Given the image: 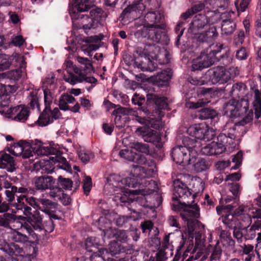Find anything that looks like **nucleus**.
<instances>
[{
  "label": "nucleus",
  "mask_w": 261,
  "mask_h": 261,
  "mask_svg": "<svg viewBox=\"0 0 261 261\" xmlns=\"http://www.w3.org/2000/svg\"><path fill=\"white\" fill-rule=\"evenodd\" d=\"M188 131L199 141L201 140L210 141L212 140L216 135L214 129L204 123L191 126Z\"/></svg>",
  "instance_id": "nucleus-8"
},
{
  "label": "nucleus",
  "mask_w": 261,
  "mask_h": 261,
  "mask_svg": "<svg viewBox=\"0 0 261 261\" xmlns=\"http://www.w3.org/2000/svg\"><path fill=\"white\" fill-rule=\"evenodd\" d=\"M220 143L211 142V149L213 155L219 154L222 153L225 150V144L227 143V137L225 134H221L217 137Z\"/></svg>",
  "instance_id": "nucleus-21"
},
{
  "label": "nucleus",
  "mask_w": 261,
  "mask_h": 261,
  "mask_svg": "<svg viewBox=\"0 0 261 261\" xmlns=\"http://www.w3.org/2000/svg\"><path fill=\"white\" fill-rule=\"evenodd\" d=\"M90 12L91 18L87 16H85V22L83 23V28L85 30H89L94 28V23L95 20H98L99 18L104 17L106 15L105 12L99 8L94 7Z\"/></svg>",
  "instance_id": "nucleus-16"
},
{
  "label": "nucleus",
  "mask_w": 261,
  "mask_h": 261,
  "mask_svg": "<svg viewBox=\"0 0 261 261\" xmlns=\"http://www.w3.org/2000/svg\"><path fill=\"white\" fill-rule=\"evenodd\" d=\"M136 132L146 142L155 144L159 143L161 140V137L156 130L146 126L137 128Z\"/></svg>",
  "instance_id": "nucleus-13"
},
{
  "label": "nucleus",
  "mask_w": 261,
  "mask_h": 261,
  "mask_svg": "<svg viewBox=\"0 0 261 261\" xmlns=\"http://www.w3.org/2000/svg\"><path fill=\"white\" fill-rule=\"evenodd\" d=\"M20 143H23V153L22 158L27 159L29 158L31 156H33V152L32 149H33V145L34 142H32V144L24 140H20Z\"/></svg>",
  "instance_id": "nucleus-43"
},
{
  "label": "nucleus",
  "mask_w": 261,
  "mask_h": 261,
  "mask_svg": "<svg viewBox=\"0 0 261 261\" xmlns=\"http://www.w3.org/2000/svg\"><path fill=\"white\" fill-rule=\"evenodd\" d=\"M129 147L137 151L145 154H149V147L148 145L138 141H134L129 143Z\"/></svg>",
  "instance_id": "nucleus-35"
},
{
  "label": "nucleus",
  "mask_w": 261,
  "mask_h": 261,
  "mask_svg": "<svg viewBox=\"0 0 261 261\" xmlns=\"http://www.w3.org/2000/svg\"><path fill=\"white\" fill-rule=\"evenodd\" d=\"M9 238L14 243L25 244L29 241V237L26 234L19 231L18 229L11 228L9 232Z\"/></svg>",
  "instance_id": "nucleus-25"
},
{
  "label": "nucleus",
  "mask_w": 261,
  "mask_h": 261,
  "mask_svg": "<svg viewBox=\"0 0 261 261\" xmlns=\"http://www.w3.org/2000/svg\"><path fill=\"white\" fill-rule=\"evenodd\" d=\"M29 100L30 107L32 109L36 108L38 111H40V105L38 102V96L33 92L30 93Z\"/></svg>",
  "instance_id": "nucleus-51"
},
{
  "label": "nucleus",
  "mask_w": 261,
  "mask_h": 261,
  "mask_svg": "<svg viewBox=\"0 0 261 261\" xmlns=\"http://www.w3.org/2000/svg\"><path fill=\"white\" fill-rule=\"evenodd\" d=\"M210 101L206 99H200L196 102L189 101L186 103V107L189 109H198L204 107L207 105Z\"/></svg>",
  "instance_id": "nucleus-45"
},
{
  "label": "nucleus",
  "mask_w": 261,
  "mask_h": 261,
  "mask_svg": "<svg viewBox=\"0 0 261 261\" xmlns=\"http://www.w3.org/2000/svg\"><path fill=\"white\" fill-rule=\"evenodd\" d=\"M10 65L8 56L5 54H0V70L7 69Z\"/></svg>",
  "instance_id": "nucleus-55"
},
{
  "label": "nucleus",
  "mask_w": 261,
  "mask_h": 261,
  "mask_svg": "<svg viewBox=\"0 0 261 261\" xmlns=\"http://www.w3.org/2000/svg\"><path fill=\"white\" fill-rule=\"evenodd\" d=\"M239 74V71L235 67H230L228 70L222 66H217L209 69L207 75L213 84H222L227 83L231 77Z\"/></svg>",
  "instance_id": "nucleus-5"
},
{
  "label": "nucleus",
  "mask_w": 261,
  "mask_h": 261,
  "mask_svg": "<svg viewBox=\"0 0 261 261\" xmlns=\"http://www.w3.org/2000/svg\"><path fill=\"white\" fill-rule=\"evenodd\" d=\"M250 212V207L245 205H240L235 209L234 214L240 217L244 214H248Z\"/></svg>",
  "instance_id": "nucleus-56"
},
{
  "label": "nucleus",
  "mask_w": 261,
  "mask_h": 261,
  "mask_svg": "<svg viewBox=\"0 0 261 261\" xmlns=\"http://www.w3.org/2000/svg\"><path fill=\"white\" fill-rule=\"evenodd\" d=\"M16 192H17V188L16 186H13L11 189L6 190L5 194L8 202H11L14 200Z\"/></svg>",
  "instance_id": "nucleus-57"
},
{
  "label": "nucleus",
  "mask_w": 261,
  "mask_h": 261,
  "mask_svg": "<svg viewBox=\"0 0 261 261\" xmlns=\"http://www.w3.org/2000/svg\"><path fill=\"white\" fill-rule=\"evenodd\" d=\"M5 91L2 84H0V113H3L8 108L9 99L7 95L5 94Z\"/></svg>",
  "instance_id": "nucleus-38"
},
{
  "label": "nucleus",
  "mask_w": 261,
  "mask_h": 261,
  "mask_svg": "<svg viewBox=\"0 0 261 261\" xmlns=\"http://www.w3.org/2000/svg\"><path fill=\"white\" fill-rule=\"evenodd\" d=\"M217 36L216 29L214 28H210L206 32L198 34L197 39L201 42H209L212 41Z\"/></svg>",
  "instance_id": "nucleus-27"
},
{
  "label": "nucleus",
  "mask_w": 261,
  "mask_h": 261,
  "mask_svg": "<svg viewBox=\"0 0 261 261\" xmlns=\"http://www.w3.org/2000/svg\"><path fill=\"white\" fill-rule=\"evenodd\" d=\"M205 239L203 237L202 240H195V247L192 250V253L195 254V258L198 259L202 256L201 260L205 259L207 256L204 254L203 255V250L205 246Z\"/></svg>",
  "instance_id": "nucleus-28"
},
{
  "label": "nucleus",
  "mask_w": 261,
  "mask_h": 261,
  "mask_svg": "<svg viewBox=\"0 0 261 261\" xmlns=\"http://www.w3.org/2000/svg\"><path fill=\"white\" fill-rule=\"evenodd\" d=\"M52 99L53 97L50 90L48 88L45 89L44 90V99L46 107H47V106H49L52 102Z\"/></svg>",
  "instance_id": "nucleus-63"
},
{
  "label": "nucleus",
  "mask_w": 261,
  "mask_h": 261,
  "mask_svg": "<svg viewBox=\"0 0 261 261\" xmlns=\"http://www.w3.org/2000/svg\"><path fill=\"white\" fill-rule=\"evenodd\" d=\"M92 188V179L90 176H86L83 180V188L84 194L88 195Z\"/></svg>",
  "instance_id": "nucleus-54"
},
{
  "label": "nucleus",
  "mask_w": 261,
  "mask_h": 261,
  "mask_svg": "<svg viewBox=\"0 0 261 261\" xmlns=\"http://www.w3.org/2000/svg\"><path fill=\"white\" fill-rule=\"evenodd\" d=\"M222 222L228 228L234 229L238 227V220L233 215L228 214L222 218Z\"/></svg>",
  "instance_id": "nucleus-36"
},
{
  "label": "nucleus",
  "mask_w": 261,
  "mask_h": 261,
  "mask_svg": "<svg viewBox=\"0 0 261 261\" xmlns=\"http://www.w3.org/2000/svg\"><path fill=\"white\" fill-rule=\"evenodd\" d=\"M171 156L177 164L185 166L194 162L196 152L195 150H188L182 145H177L172 149Z\"/></svg>",
  "instance_id": "nucleus-6"
},
{
  "label": "nucleus",
  "mask_w": 261,
  "mask_h": 261,
  "mask_svg": "<svg viewBox=\"0 0 261 261\" xmlns=\"http://www.w3.org/2000/svg\"><path fill=\"white\" fill-rule=\"evenodd\" d=\"M172 75V72L170 69L168 68L164 70L157 75L156 77V82L161 86L167 85Z\"/></svg>",
  "instance_id": "nucleus-31"
},
{
  "label": "nucleus",
  "mask_w": 261,
  "mask_h": 261,
  "mask_svg": "<svg viewBox=\"0 0 261 261\" xmlns=\"http://www.w3.org/2000/svg\"><path fill=\"white\" fill-rule=\"evenodd\" d=\"M23 248L14 242H0V261H24Z\"/></svg>",
  "instance_id": "nucleus-4"
},
{
  "label": "nucleus",
  "mask_w": 261,
  "mask_h": 261,
  "mask_svg": "<svg viewBox=\"0 0 261 261\" xmlns=\"http://www.w3.org/2000/svg\"><path fill=\"white\" fill-rule=\"evenodd\" d=\"M178 139L181 140L184 145L183 147H185L188 150H195L196 153L199 150V148L201 146L200 141L197 140L193 135L191 137L188 136H178Z\"/></svg>",
  "instance_id": "nucleus-20"
},
{
  "label": "nucleus",
  "mask_w": 261,
  "mask_h": 261,
  "mask_svg": "<svg viewBox=\"0 0 261 261\" xmlns=\"http://www.w3.org/2000/svg\"><path fill=\"white\" fill-rule=\"evenodd\" d=\"M147 101L153 102L155 104L158 110L155 111L158 117L161 118L164 115V114L160 110L161 109H167L168 104L167 102V98L165 97L159 96L153 93H148L146 95Z\"/></svg>",
  "instance_id": "nucleus-15"
},
{
  "label": "nucleus",
  "mask_w": 261,
  "mask_h": 261,
  "mask_svg": "<svg viewBox=\"0 0 261 261\" xmlns=\"http://www.w3.org/2000/svg\"><path fill=\"white\" fill-rule=\"evenodd\" d=\"M174 186V195L176 198L181 199V201H189V199L191 200H194L195 194L192 195V193L190 191L188 187L179 179L175 180L173 182Z\"/></svg>",
  "instance_id": "nucleus-11"
},
{
  "label": "nucleus",
  "mask_w": 261,
  "mask_h": 261,
  "mask_svg": "<svg viewBox=\"0 0 261 261\" xmlns=\"http://www.w3.org/2000/svg\"><path fill=\"white\" fill-rule=\"evenodd\" d=\"M62 193L61 188L59 187H51L50 189L49 195L53 198H57L59 199Z\"/></svg>",
  "instance_id": "nucleus-64"
},
{
  "label": "nucleus",
  "mask_w": 261,
  "mask_h": 261,
  "mask_svg": "<svg viewBox=\"0 0 261 261\" xmlns=\"http://www.w3.org/2000/svg\"><path fill=\"white\" fill-rule=\"evenodd\" d=\"M53 122V119L50 117V109L46 107L36 123L40 126H44Z\"/></svg>",
  "instance_id": "nucleus-33"
},
{
  "label": "nucleus",
  "mask_w": 261,
  "mask_h": 261,
  "mask_svg": "<svg viewBox=\"0 0 261 261\" xmlns=\"http://www.w3.org/2000/svg\"><path fill=\"white\" fill-rule=\"evenodd\" d=\"M135 111L131 108L119 107L113 111V115H134Z\"/></svg>",
  "instance_id": "nucleus-46"
},
{
  "label": "nucleus",
  "mask_w": 261,
  "mask_h": 261,
  "mask_svg": "<svg viewBox=\"0 0 261 261\" xmlns=\"http://www.w3.org/2000/svg\"><path fill=\"white\" fill-rule=\"evenodd\" d=\"M223 48V45L211 44L206 49L204 50L200 56L193 61L192 65V70H201L207 68L214 64L220 58H224V54L218 56Z\"/></svg>",
  "instance_id": "nucleus-2"
},
{
  "label": "nucleus",
  "mask_w": 261,
  "mask_h": 261,
  "mask_svg": "<svg viewBox=\"0 0 261 261\" xmlns=\"http://www.w3.org/2000/svg\"><path fill=\"white\" fill-rule=\"evenodd\" d=\"M164 17L159 12H149L145 16L146 24H162L164 28Z\"/></svg>",
  "instance_id": "nucleus-24"
},
{
  "label": "nucleus",
  "mask_w": 261,
  "mask_h": 261,
  "mask_svg": "<svg viewBox=\"0 0 261 261\" xmlns=\"http://www.w3.org/2000/svg\"><path fill=\"white\" fill-rule=\"evenodd\" d=\"M21 71L19 69L9 71L0 75V79L6 78L14 81H18L21 77Z\"/></svg>",
  "instance_id": "nucleus-40"
},
{
  "label": "nucleus",
  "mask_w": 261,
  "mask_h": 261,
  "mask_svg": "<svg viewBox=\"0 0 261 261\" xmlns=\"http://www.w3.org/2000/svg\"><path fill=\"white\" fill-rule=\"evenodd\" d=\"M20 108V106L13 108L11 109L10 113L14 114L18 111V113L14 117V119L16 121L24 122L29 115V111L27 108H21V110H19Z\"/></svg>",
  "instance_id": "nucleus-29"
},
{
  "label": "nucleus",
  "mask_w": 261,
  "mask_h": 261,
  "mask_svg": "<svg viewBox=\"0 0 261 261\" xmlns=\"http://www.w3.org/2000/svg\"><path fill=\"white\" fill-rule=\"evenodd\" d=\"M121 158L130 162H133L139 164L151 166L153 164L151 160L148 161L145 155L137 153L132 150L128 149H122L119 152Z\"/></svg>",
  "instance_id": "nucleus-10"
},
{
  "label": "nucleus",
  "mask_w": 261,
  "mask_h": 261,
  "mask_svg": "<svg viewBox=\"0 0 261 261\" xmlns=\"http://www.w3.org/2000/svg\"><path fill=\"white\" fill-rule=\"evenodd\" d=\"M38 202L39 203L38 208L47 214L49 216L50 219H60V218L55 214L57 208L56 203L46 198L38 199Z\"/></svg>",
  "instance_id": "nucleus-14"
},
{
  "label": "nucleus",
  "mask_w": 261,
  "mask_h": 261,
  "mask_svg": "<svg viewBox=\"0 0 261 261\" xmlns=\"http://www.w3.org/2000/svg\"><path fill=\"white\" fill-rule=\"evenodd\" d=\"M238 220V227L244 229L248 228L252 223L251 216L249 213L241 215Z\"/></svg>",
  "instance_id": "nucleus-37"
},
{
  "label": "nucleus",
  "mask_w": 261,
  "mask_h": 261,
  "mask_svg": "<svg viewBox=\"0 0 261 261\" xmlns=\"http://www.w3.org/2000/svg\"><path fill=\"white\" fill-rule=\"evenodd\" d=\"M236 29V23L230 19L223 20L221 29L223 34L226 35L232 34Z\"/></svg>",
  "instance_id": "nucleus-32"
},
{
  "label": "nucleus",
  "mask_w": 261,
  "mask_h": 261,
  "mask_svg": "<svg viewBox=\"0 0 261 261\" xmlns=\"http://www.w3.org/2000/svg\"><path fill=\"white\" fill-rule=\"evenodd\" d=\"M167 258L165 250L161 249L156 253L155 257L152 261H166Z\"/></svg>",
  "instance_id": "nucleus-62"
},
{
  "label": "nucleus",
  "mask_w": 261,
  "mask_h": 261,
  "mask_svg": "<svg viewBox=\"0 0 261 261\" xmlns=\"http://www.w3.org/2000/svg\"><path fill=\"white\" fill-rule=\"evenodd\" d=\"M149 185L153 186V189L148 188L147 189H142L139 190L133 191V193L137 195H141L142 196H145L146 195L150 194L155 191H157L158 188L155 181L150 180L149 181Z\"/></svg>",
  "instance_id": "nucleus-44"
},
{
  "label": "nucleus",
  "mask_w": 261,
  "mask_h": 261,
  "mask_svg": "<svg viewBox=\"0 0 261 261\" xmlns=\"http://www.w3.org/2000/svg\"><path fill=\"white\" fill-rule=\"evenodd\" d=\"M58 181L62 188L65 190H71L72 187V181L70 179L64 178L60 176L58 177Z\"/></svg>",
  "instance_id": "nucleus-50"
},
{
  "label": "nucleus",
  "mask_w": 261,
  "mask_h": 261,
  "mask_svg": "<svg viewBox=\"0 0 261 261\" xmlns=\"http://www.w3.org/2000/svg\"><path fill=\"white\" fill-rule=\"evenodd\" d=\"M65 70L68 75H64V80L71 84L74 85L77 83H81L85 82L90 84H96L97 82L96 79L93 76H88L84 73H81L80 69L77 68V66L74 65L73 62L69 60H66L64 63Z\"/></svg>",
  "instance_id": "nucleus-3"
},
{
  "label": "nucleus",
  "mask_w": 261,
  "mask_h": 261,
  "mask_svg": "<svg viewBox=\"0 0 261 261\" xmlns=\"http://www.w3.org/2000/svg\"><path fill=\"white\" fill-rule=\"evenodd\" d=\"M23 144V143H20V141L18 143L14 144L13 146L9 149V152L16 156H22Z\"/></svg>",
  "instance_id": "nucleus-48"
},
{
  "label": "nucleus",
  "mask_w": 261,
  "mask_h": 261,
  "mask_svg": "<svg viewBox=\"0 0 261 261\" xmlns=\"http://www.w3.org/2000/svg\"><path fill=\"white\" fill-rule=\"evenodd\" d=\"M24 218L25 221H27L35 230H45L47 232H51L54 229L53 220L49 219L48 221H44L43 216L38 210L34 211L32 215Z\"/></svg>",
  "instance_id": "nucleus-7"
},
{
  "label": "nucleus",
  "mask_w": 261,
  "mask_h": 261,
  "mask_svg": "<svg viewBox=\"0 0 261 261\" xmlns=\"http://www.w3.org/2000/svg\"><path fill=\"white\" fill-rule=\"evenodd\" d=\"M33 146V150L39 155L55 154L57 151L54 147L44 146L42 143L38 140H35Z\"/></svg>",
  "instance_id": "nucleus-22"
},
{
  "label": "nucleus",
  "mask_w": 261,
  "mask_h": 261,
  "mask_svg": "<svg viewBox=\"0 0 261 261\" xmlns=\"http://www.w3.org/2000/svg\"><path fill=\"white\" fill-rule=\"evenodd\" d=\"M247 87L242 82L234 84L229 92L230 95L233 98H240L236 100H230L224 107L225 113L230 117L243 116L247 114L249 109V101L244 98L247 93Z\"/></svg>",
  "instance_id": "nucleus-1"
},
{
  "label": "nucleus",
  "mask_w": 261,
  "mask_h": 261,
  "mask_svg": "<svg viewBox=\"0 0 261 261\" xmlns=\"http://www.w3.org/2000/svg\"><path fill=\"white\" fill-rule=\"evenodd\" d=\"M187 226L190 233H192L198 225V221L195 219H187Z\"/></svg>",
  "instance_id": "nucleus-60"
},
{
  "label": "nucleus",
  "mask_w": 261,
  "mask_h": 261,
  "mask_svg": "<svg viewBox=\"0 0 261 261\" xmlns=\"http://www.w3.org/2000/svg\"><path fill=\"white\" fill-rule=\"evenodd\" d=\"M8 165L10 168L14 169L13 158L9 154L4 153L0 156V168H5ZM13 170V169L10 170L11 171Z\"/></svg>",
  "instance_id": "nucleus-34"
},
{
  "label": "nucleus",
  "mask_w": 261,
  "mask_h": 261,
  "mask_svg": "<svg viewBox=\"0 0 261 261\" xmlns=\"http://www.w3.org/2000/svg\"><path fill=\"white\" fill-rule=\"evenodd\" d=\"M242 153L238 152L235 155L232 156V162L235 163V165L231 168V169H236L239 168L242 162Z\"/></svg>",
  "instance_id": "nucleus-59"
},
{
  "label": "nucleus",
  "mask_w": 261,
  "mask_h": 261,
  "mask_svg": "<svg viewBox=\"0 0 261 261\" xmlns=\"http://www.w3.org/2000/svg\"><path fill=\"white\" fill-rule=\"evenodd\" d=\"M257 229L253 227V225L249 228L244 229L245 233H244V239L245 240H252L254 239L256 235V230Z\"/></svg>",
  "instance_id": "nucleus-53"
},
{
  "label": "nucleus",
  "mask_w": 261,
  "mask_h": 261,
  "mask_svg": "<svg viewBox=\"0 0 261 261\" xmlns=\"http://www.w3.org/2000/svg\"><path fill=\"white\" fill-rule=\"evenodd\" d=\"M135 64L138 68L143 71L152 72L156 68V64L147 57H144L139 63L136 62Z\"/></svg>",
  "instance_id": "nucleus-26"
},
{
  "label": "nucleus",
  "mask_w": 261,
  "mask_h": 261,
  "mask_svg": "<svg viewBox=\"0 0 261 261\" xmlns=\"http://www.w3.org/2000/svg\"><path fill=\"white\" fill-rule=\"evenodd\" d=\"M110 252L112 255H116L121 252H125V250H124V249L122 248L121 249L120 248V246L118 245V244L115 242H111L109 244V248Z\"/></svg>",
  "instance_id": "nucleus-52"
},
{
  "label": "nucleus",
  "mask_w": 261,
  "mask_h": 261,
  "mask_svg": "<svg viewBox=\"0 0 261 261\" xmlns=\"http://www.w3.org/2000/svg\"><path fill=\"white\" fill-rule=\"evenodd\" d=\"M207 22L206 17L204 15L199 14L194 17L191 28L194 31L198 30L203 28Z\"/></svg>",
  "instance_id": "nucleus-30"
},
{
  "label": "nucleus",
  "mask_w": 261,
  "mask_h": 261,
  "mask_svg": "<svg viewBox=\"0 0 261 261\" xmlns=\"http://www.w3.org/2000/svg\"><path fill=\"white\" fill-rule=\"evenodd\" d=\"M222 253V250L219 242L216 244L212 248V253L210 256L211 261H217L220 259Z\"/></svg>",
  "instance_id": "nucleus-42"
},
{
  "label": "nucleus",
  "mask_w": 261,
  "mask_h": 261,
  "mask_svg": "<svg viewBox=\"0 0 261 261\" xmlns=\"http://www.w3.org/2000/svg\"><path fill=\"white\" fill-rule=\"evenodd\" d=\"M115 239L120 242H126L128 240V236L125 230L117 229Z\"/></svg>",
  "instance_id": "nucleus-61"
},
{
  "label": "nucleus",
  "mask_w": 261,
  "mask_h": 261,
  "mask_svg": "<svg viewBox=\"0 0 261 261\" xmlns=\"http://www.w3.org/2000/svg\"><path fill=\"white\" fill-rule=\"evenodd\" d=\"M210 166L209 161L206 159H199L197 162L194 165L195 170L197 172L205 171L209 168Z\"/></svg>",
  "instance_id": "nucleus-41"
},
{
  "label": "nucleus",
  "mask_w": 261,
  "mask_h": 261,
  "mask_svg": "<svg viewBox=\"0 0 261 261\" xmlns=\"http://www.w3.org/2000/svg\"><path fill=\"white\" fill-rule=\"evenodd\" d=\"M194 200L191 201H179V203L184 206V211L181 213V216L185 220L196 219L199 216V208L196 204L192 205Z\"/></svg>",
  "instance_id": "nucleus-12"
},
{
  "label": "nucleus",
  "mask_w": 261,
  "mask_h": 261,
  "mask_svg": "<svg viewBox=\"0 0 261 261\" xmlns=\"http://www.w3.org/2000/svg\"><path fill=\"white\" fill-rule=\"evenodd\" d=\"M162 29V24H145L143 28L136 31L134 35L138 40L140 38H150L151 35L155 33V31L152 29Z\"/></svg>",
  "instance_id": "nucleus-19"
},
{
  "label": "nucleus",
  "mask_w": 261,
  "mask_h": 261,
  "mask_svg": "<svg viewBox=\"0 0 261 261\" xmlns=\"http://www.w3.org/2000/svg\"><path fill=\"white\" fill-rule=\"evenodd\" d=\"M252 113H249L247 114L241 121L233 124L232 122H229L227 123L225 126V130L228 129L227 135L226 134V136L227 137V143H228V138H229L231 140H233L235 139L236 136L234 134L233 132L236 129L237 126H244L245 125L249 123L252 120Z\"/></svg>",
  "instance_id": "nucleus-17"
},
{
  "label": "nucleus",
  "mask_w": 261,
  "mask_h": 261,
  "mask_svg": "<svg viewBox=\"0 0 261 261\" xmlns=\"http://www.w3.org/2000/svg\"><path fill=\"white\" fill-rule=\"evenodd\" d=\"M5 219L7 222V227L9 226L10 224L14 223L15 222L21 223V226H23L21 223V221H25V218L22 216H17L13 214L10 213H5Z\"/></svg>",
  "instance_id": "nucleus-39"
},
{
  "label": "nucleus",
  "mask_w": 261,
  "mask_h": 261,
  "mask_svg": "<svg viewBox=\"0 0 261 261\" xmlns=\"http://www.w3.org/2000/svg\"><path fill=\"white\" fill-rule=\"evenodd\" d=\"M200 117L203 119L213 118L217 115V112L213 109L204 108L201 110Z\"/></svg>",
  "instance_id": "nucleus-47"
},
{
  "label": "nucleus",
  "mask_w": 261,
  "mask_h": 261,
  "mask_svg": "<svg viewBox=\"0 0 261 261\" xmlns=\"http://www.w3.org/2000/svg\"><path fill=\"white\" fill-rule=\"evenodd\" d=\"M55 181L51 176L44 175L36 177L34 179L35 187L37 190L44 191L50 189Z\"/></svg>",
  "instance_id": "nucleus-18"
},
{
  "label": "nucleus",
  "mask_w": 261,
  "mask_h": 261,
  "mask_svg": "<svg viewBox=\"0 0 261 261\" xmlns=\"http://www.w3.org/2000/svg\"><path fill=\"white\" fill-rule=\"evenodd\" d=\"M93 7L94 4L91 0H73L72 8L70 12L72 19H81L82 23H84L85 16L79 13L87 12Z\"/></svg>",
  "instance_id": "nucleus-9"
},
{
  "label": "nucleus",
  "mask_w": 261,
  "mask_h": 261,
  "mask_svg": "<svg viewBox=\"0 0 261 261\" xmlns=\"http://www.w3.org/2000/svg\"><path fill=\"white\" fill-rule=\"evenodd\" d=\"M233 237L237 240L238 243H242L244 239V229L237 227L233 229Z\"/></svg>",
  "instance_id": "nucleus-49"
},
{
  "label": "nucleus",
  "mask_w": 261,
  "mask_h": 261,
  "mask_svg": "<svg viewBox=\"0 0 261 261\" xmlns=\"http://www.w3.org/2000/svg\"><path fill=\"white\" fill-rule=\"evenodd\" d=\"M95 239H93L92 238H88L85 242V248L89 251L93 252L95 251L97 247L94 244V241Z\"/></svg>",
  "instance_id": "nucleus-58"
},
{
  "label": "nucleus",
  "mask_w": 261,
  "mask_h": 261,
  "mask_svg": "<svg viewBox=\"0 0 261 261\" xmlns=\"http://www.w3.org/2000/svg\"><path fill=\"white\" fill-rule=\"evenodd\" d=\"M76 59L80 64L77 66V68L80 69L81 73H84L87 75V73L94 71L92 62L88 58L79 56L76 57Z\"/></svg>",
  "instance_id": "nucleus-23"
}]
</instances>
